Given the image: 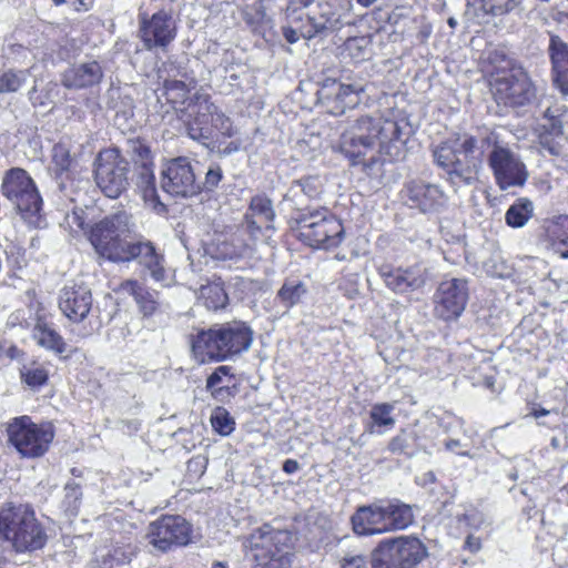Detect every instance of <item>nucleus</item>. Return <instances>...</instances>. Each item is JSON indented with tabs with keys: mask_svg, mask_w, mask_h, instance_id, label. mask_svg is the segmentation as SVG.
<instances>
[{
	"mask_svg": "<svg viewBox=\"0 0 568 568\" xmlns=\"http://www.w3.org/2000/svg\"><path fill=\"white\" fill-rule=\"evenodd\" d=\"M549 236L561 244H568V215L556 217L548 226Z\"/></svg>",
	"mask_w": 568,
	"mask_h": 568,
	"instance_id": "44",
	"label": "nucleus"
},
{
	"mask_svg": "<svg viewBox=\"0 0 568 568\" xmlns=\"http://www.w3.org/2000/svg\"><path fill=\"white\" fill-rule=\"evenodd\" d=\"M283 36L288 43L293 44L300 40L301 36L305 38H312L314 37V33H312L311 30H304V28L298 27V22H290V26L283 27Z\"/></svg>",
	"mask_w": 568,
	"mask_h": 568,
	"instance_id": "47",
	"label": "nucleus"
},
{
	"mask_svg": "<svg viewBox=\"0 0 568 568\" xmlns=\"http://www.w3.org/2000/svg\"><path fill=\"white\" fill-rule=\"evenodd\" d=\"M210 420L213 429L222 436H229L235 428L233 417L224 407H216L212 412Z\"/></svg>",
	"mask_w": 568,
	"mask_h": 568,
	"instance_id": "37",
	"label": "nucleus"
},
{
	"mask_svg": "<svg viewBox=\"0 0 568 568\" xmlns=\"http://www.w3.org/2000/svg\"><path fill=\"white\" fill-rule=\"evenodd\" d=\"M394 409V404H374L369 412V418L372 423L368 427V432L371 434H383L384 432L392 429L396 423L395 418L393 417Z\"/></svg>",
	"mask_w": 568,
	"mask_h": 568,
	"instance_id": "33",
	"label": "nucleus"
},
{
	"mask_svg": "<svg viewBox=\"0 0 568 568\" xmlns=\"http://www.w3.org/2000/svg\"><path fill=\"white\" fill-rule=\"evenodd\" d=\"M2 194L27 216L37 215L42 205L38 189L27 171L16 168L8 171L2 181Z\"/></svg>",
	"mask_w": 568,
	"mask_h": 568,
	"instance_id": "11",
	"label": "nucleus"
},
{
	"mask_svg": "<svg viewBox=\"0 0 568 568\" xmlns=\"http://www.w3.org/2000/svg\"><path fill=\"white\" fill-rule=\"evenodd\" d=\"M136 260L144 268L150 272L155 282L169 283V271L164 266V256L154 246L151 241H132L124 252L120 263H128Z\"/></svg>",
	"mask_w": 568,
	"mask_h": 568,
	"instance_id": "18",
	"label": "nucleus"
},
{
	"mask_svg": "<svg viewBox=\"0 0 568 568\" xmlns=\"http://www.w3.org/2000/svg\"><path fill=\"white\" fill-rule=\"evenodd\" d=\"M484 8L495 17L508 14L518 9L523 0H483Z\"/></svg>",
	"mask_w": 568,
	"mask_h": 568,
	"instance_id": "39",
	"label": "nucleus"
},
{
	"mask_svg": "<svg viewBox=\"0 0 568 568\" xmlns=\"http://www.w3.org/2000/svg\"><path fill=\"white\" fill-rule=\"evenodd\" d=\"M413 521L412 507L399 500L359 507L352 517L353 529L361 536L402 530Z\"/></svg>",
	"mask_w": 568,
	"mask_h": 568,
	"instance_id": "6",
	"label": "nucleus"
},
{
	"mask_svg": "<svg viewBox=\"0 0 568 568\" xmlns=\"http://www.w3.org/2000/svg\"><path fill=\"white\" fill-rule=\"evenodd\" d=\"M210 126L211 129L214 128L221 134L227 138H232L236 134V129L233 126L232 121L222 112H217L215 115H213Z\"/></svg>",
	"mask_w": 568,
	"mask_h": 568,
	"instance_id": "45",
	"label": "nucleus"
},
{
	"mask_svg": "<svg viewBox=\"0 0 568 568\" xmlns=\"http://www.w3.org/2000/svg\"><path fill=\"white\" fill-rule=\"evenodd\" d=\"M251 552L254 568H290L293 556V536L265 525L254 530L243 544Z\"/></svg>",
	"mask_w": 568,
	"mask_h": 568,
	"instance_id": "7",
	"label": "nucleus"
},
{
	"mask_svg": "<svg viewBox=\"0 0 568 568\" xmlns=\"http://www.w3.org/2000/svg\"><path fill=\"white\" fill-rule=\"evenodd\" d=\"M92 0H74V7L77 10L87 11L92 7Z\"/></svg>",
	"mask_w": 568,
	"mask_h": 568,
	"instance_id": "61",
	"label": "nucleus"
},
{
	"mask_svg": "<svg viewBox=\"0 0 568 568\" xmlns=\"http://www.w3.org/2000/svg\"><path fill=\"white\" fill-rule=\"evenodd\" d=\"M161 187L164 192L178 197H190L197 194L201 185L187 158L168 161L161 172Z\"/></svg>",
	"mask_w": 568,
	"mask_h": 568,
	"instance_id": "15",
	"label": "nucleus"
},
{
	"mask_svg": "<svg viewBox=\"0 0 568 568\" xmlns=\"http://www.w3.org/2000/svg\"><path fill=\"white\" fill-rule=\"evenodd\" d=\"M164 95L175 109L186 102L189 90L182 81L171 80L164 84Z\"/></svg>",
	"mask_w": 568,
	"mask_h": 568,
	"instance_id": "38",
	"label": "nucleus"
},
{
	"mask_svg": "<svg viewBox=\"0 0 568 568\" xmlns=\"http://www.w3.org/2000/svg\"><path fill=\"white\" fill-rule=\"evenodd\" d=\"M244 231L231 234H216L206 246V252L214 260H237L247 255L254 241L243 237Z\"/></svg>",
	"mask_w": 568,
	"mask_h": 568,
	"instance_id": "23",
	"label": "nucleus"
},
{
	"mask_svg": "<svg viewBox=\"0 0 568 568\" xmlns=\"http://www.w3.org/2000/svg\"><path fill=\"white\" fill-rule=\"evenodd\" d=\"M27 80L24 71H6L0 77V92H16Z\"/></svg>",
	"mask_w": 568,
	"mask_h": 568,
	"instance_id": "41",
	"label": "nucleus"
},
{
	"mask_svg": "<svg viewBox=\"0 0 568 568\" xmlns=\"http://www.w3.org/2000/svg\"><path fill=\"white\" fill-rule=\"evenodd\" d=\"M549 414H550V410H547L545 408H534L531 412V415L537 419L542 416L549 415Z\"/></svg>",
	"mask_w": 568,
	"mask_h": 568,
	"instance_id": "62",
	"label": "nucleus"
},
{
	"mask_svg": "<svg viewBox=\"0 0 568 568\" xmlns=\"http://www.w3.org/2000/svg\"><path fill=\"white\" fill-rule=\"evenodd\" d=\"M91 290L84 284H67L59 295V308L73 323L84 321L92 308Z\"/></svg>",
	"mask_w": 568,
	"mask_h": 568,
	"instance_id": "19",
	"label": "nucleus"
},
{
	"mask_svg": "<svg viewBox=\"0 0 568 568\" xmlns=\"http://www.w3.org/2000/svg\"><path fill=\"white\" fill-rule=\"evenodd\" d=\"M488 165L493 171L497 186L501 191L524 186L529 176L520 156L504 145H494L488 155Z\"/></svg>",
	"mask_w": 568,
	"mask_h": 568,
	"instance_id": "12",
	"label": "nucleus"
},
{
	"mask_svg": "<svg viewBox=\"0 0 568 568\" xmlns=\"http://www.w3.org/2000/svg\"><path fill=\"white\" fill-rule=\"evenodd\" d=\"M306 293L305 285L300 281H286L277 292V298L290 308L301 302Z\"/></svg>",
	"mask_w": 568,
	"mask_h": 568,
	"instance_id": "36",
	"label": "nucleus"
},
{
	"mask_svg": "<svg viewBox=\"0 0 568 568\" xmlns=\"http://www.w3.org/2000/svg\"><path fill=\"white\" fill-rule=\"evenodd\" d=\"M187 116V134L193 140L209 139L211 135V120L219 110L206 94H196L185 108Z\"/></svg>",
	"mask_w": 568,
	"mask_h": 568,
	"instance_id": "21",
	"label": "nucleus"
},
{
	"mask_svg": "<svg viewBox=\"0 0 568 568\" xmlns=\"http://www.w3.org/2000/svg\"><path fill=\"white\" fill-rule=\"evenodd\" d=\"M458 447H463L462 443L458 439H448V440L445 442V448L447 450L454 452V453H456L457 455H460V456L471 457L468 450L457 452L456 449Z\"/></svg>",
	"mask_w": 568,
	"mask_h": 568,
	"instance_id": "56",
	"label": "nucleus"
},
{
	"mask_svg": "<svg viewBox=\"0 0 568 568\" xmlns=\"http://www.w3.org/2000/svg\"><path fill=\"white\" fill-rule=\"evenodd\" d=\"M77 162L71 156L69 148L63 143H58L52 149V169L58 178L64 174L67 178L75 172Z\"/></svg>",
	"mask_w": 568,
	"mask_h": 568,
	"instance_id": "34",
	"label": "nucleus"
},
{
	"mask_svg": "<svg viewBox=\"0 0 568 568\" xmlns=\"http://www.w3.org/2000/svg\"><path fill=\"white\" fill-rule=\"evenodd\" d=\"M302 191L310 197L320 193V181L317 178L308 176L300 181Z\"/></svg>",
	"mask_w": 568,
	"mask_h": 568,
	"instance_id": "53",
	"label": "nucleus"
},
{
	"mask_svg": "<svg viewBox=\"0 0 568 568\" xmlns=\"http://www.w3.org/2000/svg\"><path fill=\"white\" fill-rule=\"evenodd\" d=\"M312 0H288L286 17L288 22L297 23L303 19L302 13L300 12L303 8H306Z\"/></svg>",
	"mask_w": 568,
	"mask_h": 568,
	"instance_id": "48",
	"label": "nucleus"
},
{
	"mask_svg": "<svg viewBox=\"0 0 568 568\" xmlns=\"http://www.w3.org/2000/svg\"><path fill=\"white\" fill-rule=\"evenodd\" d=\"M534 214V204L527 197L518 199L507 210L505 220L511 227H523Z\"/></svg>",
	"mask_w": 568,
	"mask_h": 568,
	"instance_id": "35",
	"label": "nucleus"
},
{
	"mask_svg": "<svg viewBox=\"0 0 568 568\" xmlns=\"http://www.w3.org/2000/svg\"><path fill=\"white\" fill-rule=\"evenodd\" d=\"M222 180V170L219 166L209 169L205 175L204 186L207 190H213Z\"/></svg>",
	"mask_w": 568,
	"mask_h": 568,
	"instance_id": "54",
	"label": "nucleus"
},
{
	"mask_svg": "<svg viewBox=\"0 0 568 568\" xmlns=\"http://www.w3.org/2000/svg\"><path fill=\"white\" fill-rule=\"evenodd\" d=\"M407 199L412 206L422 212H434L443 207L447 202V196L443 190L430 183L423 181H412L406 185Z\"/></svg>",
	"mask_w": 568,
	"mask_h": 568,
	"instance_id": "24",
	"label": "nucleus"
},
{
	"mask_svg": "<svg viewBox=\"0 0 568 568\" xmlns=\"http://www.w3.org/2000/svg\"><path fill=\"white\" fill-rule=\"evenodd\" d=\"M300 469V465L294 459H286L283 464V470L286 474H294Z\"/></svg>",
	"mask_w": 568,
	"mask_h": 568,
	"instance_id": "60",
	"label": "nucleus"
},
{
	"mask_svg": "<svg viewBox=\"0 0 568 568\" xmlns=\"http://www.w3.org/2000/svg\"><path fill=\"white\" fill-rule=\"evenodd\" d=\"M435 163L447 174L452 184H471L481 166L483 151L468 134L452 136L433 150Z\"/></svg>",
	"mask_w": 568,
	"mask_h": 568,
	"instance_id": "2",
	"label": "nucleus"
},
{
	"mask_svg": "<svg viewBox=\"0 0 568 568\" xmlns=\"http://www.w3.org/2000/svg\"><path fill=\"white\" fill-rule=\"evenodd\" d=\"M32 338L36 343L54 354H62L67 349L63 337L45 322L38 321L32 329Z\"/></svg>",
	"mask_w": 568,
	"mask_h": 568,
	"instance_id": "30",
	"label": "nucleus"
},
{
	"mask_svg": "<svg viewBox=\"0 0 568 568\" xmlns=\"http://www.w3.org/2000/svg\"><path fill=\"white\" fill-rule=\"evenodd\" d=\"M363 92V87L358 84H339L336 99L344 106H354L358 103V94Z\"/></svg>",
	"mask_w": 568,
	"mask_h": 568,
	"instance_id": "42",
	"label": "nucleus"
},
{
	"mask_svg": "<svg viewBox=\"0 0 568 568\" xmlns=\"http://www.w3.org/2000/svg\"><path fill=\"white\" fill-rule=\"evenodd\" d=\"M0 535L17 551L40 549L47 542L43 527L27 505L7 504L0 509Z\"/></svg>",
	"mask_w": 568,
	"mask_h": 568,
	"instance_id": "4",
	"label": "nucleus"
},
{
	"mask_svg": "<svg viewBox=\"0 0 568 568\" xmlns=\"http://www.w3.org/2000/svg\"><path fill=\"white\" fill-rule=\"evenodd\" d=\"M544 120L546 123L542 124L545 131H549V134L552 136H561L562 135V126L561 121L558 115L548 108L544 113Z\"/></svg>",
	"mask_w": 568,
	"mask_h": 568,
	"instance_id": "46",
	"label": "nucleus"
},
{
	"mask_svg": "<svg viewBox=\"0 0 568 568\" xmlns=\"http://www.w3.org/2000/svg\"><path fill=\"white\" fill-rule=\"evenodd\" d=\"M408 446L407 436L404 432L392 438L388 449L394 454L403 453Z\"/></svg>",
	"mask_w": 568,
	"mask_h": 568,
	"instance_id": "55",
	"label": "nucleus"
},
{
	"mask_svg": "<svg viewBox=\"0 0 568 568\" xmlns=\"http://www.w3.org/2000/svg\"><path fill=\"white\" fill-rule=\"evenodd\" d=\"M191 525L181 516H163L150 524L146 538L154 548L166 551L191 540Z\"/></svg>",
	"mask_w": 568,
	"mask_h": 568,
	"instance_id": "16",
	"label": "nucleus"
},
{
	"mask_svg": "<svg viewBox=\"0 0 568 568\" xmlns=\"http://www.w3.org/2000/svg\"><path fill=\"white\" fill-rule=\"evenodd\" d=\"M275 213L271 201L265 196H254L251 200L250 207L245 214V232L248 233L251 241H256L262 231H273V220Z\"/></svg>",
	"mask_w": 568,
	"mask_h": 568,
	"instance_id": "25",
	"label": "nucleus"
},
{
	"mask_svg": "<svg viewBox=\"0 0 568 568\" xmlns=\"http://www.w3.org/2000/svg\"><path fill=\"white\" fill-rule=\"evenodd\" d=\"M491 90L495 99L505 105H524L535 95L528 75L521 70H511L498 75Z\"/></svg>",
	"mask_w": 568,
	"mask_h": 568,
	"instance_id": "17",
	"label": "nucleus"
},
{
	"mask_svg": "<svg viewBox=\"0 0 568 568\" xmlns=\"http://www.w3.org/2000/svg\"><path fill=\"white\" fill-rule=\"evenodd\" d=\"M466 526L473 529H478L484 523V516L480 511L473 508L465 513L460 519Z\"/></svg>",
	"mask_w": 568,
	"mask_h": 568,
	"instance_id": "52",
	"label": "nucleus"
},
{
	"mask_svg": "<svg viewBox=\"0 0 568 568\" xmlns=\"http://www.w3.org/2000/svg\"><path fill=\"white\" fill-rule=\"evenodd\" d=\"M242 146V142L240 140L229 142L224 148L221 149V153L224 155H230L232 153L237 152Z\"/></svg>",
	"mask_w": 568,
	"mask_h": 568,
	"instance_id": "57",
	"label": "nucleus"
},
{
	"mask_svg": "<svg viewBox=\"0 0 568 568\" xmlns=\"http://www.w3.org/2000/svg\"><path fill=\"white\" fill-rule=\"evenodd\" d=\"M557 136L549 134V131L541 133L539 136L540 145L551 155H559L561 153V146L559 142L555 141Z\"/></svg>",
	"mask_w": 568,
	"mask_h": 568,
	"instance_id": "51",
	"label": "nucleus"
},
{
	"mask_svg": "<svg viewBox=\"0 0 568 568\" xmlns=\"http://www.w3.org/2000/svg\"><path fill=\"white\" fill-rule=\"evenodd\" d=\"M136 186L140 190L144 202L154 211L160 212L164 210V205L159 200L155 187V178L151 165L143 164L140 168Z\"/></svg>",
	"mask_w": 568,
	"mask_h": 568,
	"instance_id": "31",
	"label": "nucleus"
},
{
	"mask_svg": "<svg viewBox=\"0 0 568 568\" xmlns=\"http://www.w3.org/2000/svg\"><path fill=\"white\" fill-rule=\"evenodd\" d=\"M116 292L132 296L144 316H152L163 311L158 292L148 290L136 280L123 281Z\"/></svg>",
	"mask_w": 568,
	"mask_h": 568,
	"instance_id": "27",
	"label": "nucleus"
},
{
	"mask_svg": "<svg viewBox=\"0 0 568 568\" xmlns=\"http://www.w3.org/2000/svg\"><path fill=\"white\" fill-rule=\"evenodd\" d=\"M65 496H64V505L65 511L74 516L78 513L80 506V499L82 496L81 488L75 483H68L64 487Z\"/></svg>",
	"mask_w": 568,
	"mask_h": 568,
	"instance_id": "43",
	"label": "nucleus"
},
{
	"mask_svg": "<svg viewBox=\"0 0 568 568\" xmlns=\"http://www.w3.org/2000/svg\"><path fill=\"white\" fill-rule=\"evenodd\" d=\"M134 222L126 212L108 215L85 231L95 253L108 261L120 263L126 246L132 242Z\"/></svg>",
	"mask_w": 568,
	"mask_h": 568,
	"instance_id": "5",
	"label": "nucleus"
},
{
	"mask_svg": "<svg viewBox=\"0 0 568 568\" xmlns=\"http://www.w3.org/2000/svg\"><path fill=\"white\" fill-rule=\"evenodd\" d=\"M197 300L209 310H221L226 306L229 297L220 277L206 281L196 291Z\"/></svg>",
	"mask_w": 568,
	"mask_h": 568,
	"instance_id": "29",
	"label": "nucleus"
},
{
	"mask_svg": "<svg viewBox=\"0 0 568 568\" xmlns=\"http://www.w3.org/2000/svg\"><path fill=\"white\" fill-rule=\"evenodd\" d=\"M7 432L9 443L26 458L43 456L54 438L51 423H36L27 415L13 418L8 424Z\"/></svg>",
	"mask_w": 568,
	"mask_h": 568,
	"instance_id": "9",
	"label": "nucleus"
},
{
	"mask_svg": "<svg viewBox=\"0 0 568 568\" xmlns=\"http://www.w3.org/2000/svg\"><path fill=\"white\" fill-rule=\"evenodd\" d=\"M376 0H357V2L363 7L372 6Z\"/></svg>",
	"mask_w": 568,
	"mask_h": 568,
	"instance_id": "63",
	"label": "nucleus"
},
{
	"mask_svg": "<svg viewBox=\"0 0 568 568\" xmlns=\"http://www.w3.org/2000/svg\"><path fill=\"white\" fill-rule=\"evenodd\" d=\"M144 47H166L175 38V26L172 17L164 11L154 13L150 20L142 18L140 28Z\"/></svg>",
	"mask_w": 568,
	"mask_h": 568,
	"instance_id": "22",
	"label": "nucleus"
},
{
	"mask_svg": "<svg viewBox=\"0 0 568 568\" xmlns=\"http://www.w3.org/2000/svg\"><path fill=\"white\" fill-rule=\"evenodd\" d=\"M212 568H227V566L224 562L216 561L212 565Z\"/></svg>",
	"mask_w": 568,
	"mask_h": 568,
	"instance_id": "64",
	"label": "nucleus"
},
{
	"mask_svg": "<svg viewBox=\"0 0 568 568\" xmlns=\"http://www.w3.org/2000/svg\"><path fill=\"white\" fill-rule=\"evenodd\" d=\"M465 546L467 549L475 552L480 548V540L473 535H468L465 541Z\"/></svg>",
	"mask_w": 568,
	"mask_h": 568,
	"instance_id": "59",
	"label": "nucleus"
},
{
	"mask_svg": "<svg viewBox=\"0 0 568 568\" xmlns=\"http://www.w3.org/2000/svg\"><path fill=\"white\" fill-rule=\"evenodd\" d=\"M378 274L385 285L395 293H408L422 288L427 281L425 268L414 265L407 268L383 264Z\"/></svg>",
	"mask_w": 568,
	"mask_h": 568,
	"instance_id": "20",
	"label": "nucleus"
},
{
	"mask_svg": "<svg viewBox=\"0 0 568 568\" xmlns=\"http://www.w3.org/2000/svg\"><path fill=\"white\" fill-rule=\"evenodd\" d=\"M252 333L243 324L233 323L216 326L199 333L193 341L194 356L201 362L223 361L229 356L248 349Z\"/></svg>",
	"mask_w": 568,
	"mask_h": 568,
	"instance_id": "3",
	"label": "nucleus"
},
{
	"mask_svg": "<svg viewBox=\"0 0 568 568\" xmlns=\"http://www.w3.org/2000/svg\"><path fill=\"white\" fill-rule=\"evenodd\" d=\"M21 376L23 382L32 388L40 387L44 385L48 381L47 369L39 365H31L29 367H24L21 371Z\"/></svg>",
	"mask_w": 568,
	"mask_h": 568,
	"instance_id": "40",
	"label": "nucleus"
},
{
	"mask_svg": "<svg viewBox=\"0 0 568 568\" xmlns=\"http://www.w3.org/2000/svg\"><path fill=\"white\" fill-rule=\"evenodd\" d=\"M95 182L110 199L119 197L128 186V162L115 149L103 150L97 158Z\"/></svg>",
	"mask_w": 568,
	"mask_h": 568,
	"instance_id": "13",
	"label": "nucleus"
},
{
	"mask_svg": "<svg viewBox=\"0 0 568 568\" xmlns=\"http://www.w3.org/2000/svg\"><path fill=\"white\" fill-rule=\"evenodd\" d=\"M298 237L315 248L338 246L344 237L342 222L327 209H306L296 217Z\"/></svg>",
	"mask_w": 568,
	"mask_h": 568,
	"instance_id": "8",
	"label": "nucleus"
},
{
	"mask_svg": "<svg viewBox=\"0 0 568 568\" xmlns=\"http://www.w3.org/2000/svg\"><path fill=\"white\" fill-rule=\"evenodd\" d=\"M314 36L324 31H335L342 28V14L329 3L320 6V12L308 18Z\"/></svg>",
	"mask_w": 568,
	"mask_h": 568,
	"instance_id": "32",
	"label": "nucleus"
},
{
	"mask_svg": "<svg viewBox=\"0 0 568 568\" xmlns=\"http://www.w3.org/2000/svg\"><path fill=\"white\" fill-rule=\"evenodd\" d=\"M549 54L556 73L555 82L562 94L568 95V45L557 36H551Z\"/></svg>",
	"mask_w": 568,
	"mask_h": 568,
	"instance_id": "28",
	"label": "nucleus"
},
{
	"mask_svg": "<svg viewBox=\"0 0 568 568\" xmlns=\"http://www.w3.org/2000/svg\"><path fill=\"white\" fill-rule=\"evenodd\" d=\"M426 556V548L415 537L386 539L372 552V568H414Z\"/></svg>",
	"mask_w": 568,
	"mask_h": 568,
	"instance_id": "10",
	"label": "nucleus"
},
{
	"mask_svg": "<svg viewBox=\"0 0 568 568\" xmlns=\"http://www.w3.org/2000/svg\"><path fill=\"white\" fill-rule=\"evenodd\" d=\"M467 302L468 287L465 280H444L433 297L434 315L445 322L456 321L464 313Z\"/></svg>",
	"mask_w": 568,
	"mask_h": 568,
	"instance_id": "14",
	"label": "nucleus"
},
{
	"mask_svg": "<svg viewBox=\"0 0 568 568\" xmlns=\"http://www.w3.org/2000/svg\"><path fill=\"white\" fill-rule=\"evenodd\" d=\"M231 375V367L230 366H219L207 378L206 381V388L212 392V394L215 393V387L219 386L222 383L223 376Z\"/></svg>",
	"mask_w": 568,
	"mask_h": 568,
	"instance_id": "50",
	"label": "nucleus"
},
{
	"mask_svg": "<svg viewBox=\"0 0 568 568\" xmlns=\"http://www.w3.org/2000/svg\"><path fill=\"white\" fill-rule=\"evenodd\" d=\"M102 77L101 65L97 61H91L68 68L61 81L68 89H83L100 83Z\"/></svg>",
	"mask_w": 568,
	"mask_h": 568,
	"instance_id": "26",
	"label": "nucleus"
},
{
	"mask_svg": "<svg viewBox=\"0 0 568 568\" xmlns=\"http://www.w3.org/2000/svg\"><path fill=\"white\" fill-rule=\"evenodd\" d=\"M403 128L389 119L361 118L341 135L339 150L353 165L373 163L379 156L398 160L405 144Z\"/></svg>",
	"mask_w": 568,
	"mask_h": 568,
	"instance_id": "1",
	"label": "nucleus"
},
{
	"mask_svg": "<svg viewBox=\"0 0 568 568\" xmlns=\"http://www.w3.org/2000/svg\"><path fill=\"white\" fill-rule=\"evenodd\" d=\"M341 568H369L367 558L362 554L347 552L339 560Z\"/></svg>",
	"mask_w": 568,
	"mask_h": 568,
	"instance_id": "49",
	"label": "nucleus"
},
{
	"mask_svg": "<svg viewBox=\"0 0 568 568\" xmlns=\"http://www.w3.org/2000/svg\"><path fill=\"white\" fill-rule=\"evenodd\" d=\"M68 219L71 224H75L79 229L85 230L82 212L73 211L72 214L68 216Z\"/></svg>",
	"mask_w": 568,
	"mask_h": 568,
	"instance_id": "58",
	"label": "nucleus"
}]
</instances>
